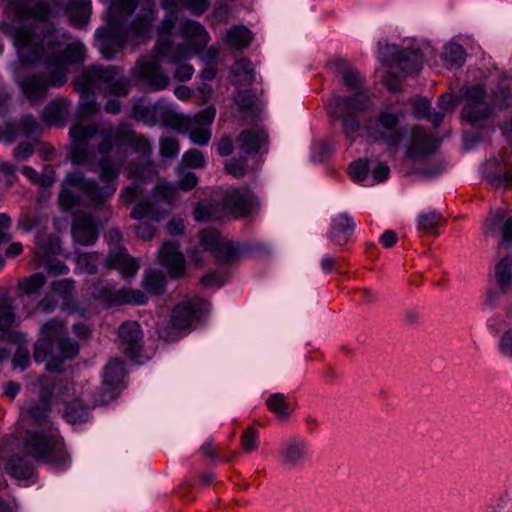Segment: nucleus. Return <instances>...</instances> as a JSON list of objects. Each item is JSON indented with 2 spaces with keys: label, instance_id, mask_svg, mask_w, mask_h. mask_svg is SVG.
I'll use <instances>...</instances> for the list:
<instances>
[{
  "label": "nucleus",
  "instance_id": "16",
  "mask_svg": "<svg viewBox=\"0 0 512 512\" xmlns=\"http://www.w3.org/2000/svg\"><path fill=\"white\" fill-rule=\"evenodd\" d=\"M215 116L214 106H208L193 116L184 115L178 130L187 134L192 143L206 146L211 138V125Z\"/></svg>",
  "mask_w": 512,
  "mask_h": 512
},
{
  "label": "nucleus",
  "instance_id": "51",
  "mask_svg": "<svg viewBox=\"0 0 512 512\" xmlns=\"http://www.w3.org/2000/svg\"><path fill=\"white\" fill-rule=\"evenodd\" d=\"M177 8H179V6L163 8L165 10V15L157 26V33L160 36L159 38H170L169 36L175 28L178 20V14L175 11Z\"/></svg>",
  "mask_w": 512,
  "mask_h": 512
},
{
  "label": "nucleus",
  "instance_id": "41",
  "mask_svg": "<svg viewBox=\"0 0 512 512\" xmlns=\"http://www.w3.org/2000/svg\"><path fill=\"white\" fill-rule=\"evenodd\" d=\"M89 415L90 407L79 399L68 402L63 413L64 419L71 424L86 422Z\"/></svg>",
  "mask_w": 512,
  "mask_h": 512
},
{
  "label": "nucleus",
  "instance_id": "36",
  "mask_svg": "<svg viewBox=\"0 0 512 512\" xmlns=\"http://www.w3.org/2000/svg\"><path fill=\"white\" fill-rule=\"evenodd\" d=\"M166 214L167 210L160 209L152 203L151 199L145 198L132 208L130 217L136 220L148 219L153 222H160Z\"/></svg>",
  "mask_w": 512,
  "mask_h": 512
},
{
  "label": "nucleus",
  "instance_id": "35",
  "mask_svg": "<svg viewBox=\"0 0 512 512\" xmlns=\"http://www.w3.org/2000/svg\"><path fill=\"white\" fill-rule=\"evenodd\" d=\"M65 13L73 25L83 27L92 13V2L91 0H69L65 7Z\"/></svg>",
  "mask_w": 512,
  "mask_h": 512
},
{
  "label": "nucleus",
  "instance_id": "5",
  "mask_svg": "<svg viewBox=\"0 0 512 512\" xmlns=\"http://www.w3.org/2000/svg\"><path fill=\"white\" fill-rule=\"evenodd\" d=\"M157 11L153 1L143 5L131 20L113 19L106 27L97 29V47L102 57L112 60L129 42L137 46L149 38Z\"/></svg>",
  "mask_w": 512,
  "mask_h": 512
},
{
  "label": "nucleus",
  "instance_id": "26",
  "mask_svg": "<svg viewBox=\"0 0 512 512\" xmlns=\"http://www.w3.org/2000/svg\"><path fill=\"white\" fill-rule=\"evenodd\" d=\"M440 141L435 139L426 129L415 127L412 130L410 143L406 149V157L412 160L426 158L432 155Z\"/></svg>",
  "mask_w": 512,
  "mask_h": 512
},
{
  "label": "nucleus",
  "instance_id": "45",
  "mask_svg": "<svg viewBox=\"0 0 512 512\" xmlns=\"http://www.w3.org/2000/svg\"><path fill=\"white\" fill-rule=\"evenodd\" d=\"M47 278L43 273H34L18 282V290L28 297L38 295L45 286Z\"/></svg>",
  "mask_w": 512,
  "mask_h": 512
},
{
  "label": "nucleus",
  "instance_id": "61",
  "mask_svg": "<svg viewBox=\"0 0 512 512\" xmlns=\"http://www.w3.org/2000/svg\"><path fill=\"white\" fill-rule=\"evenodd\" d=\"M210 7V0H181L179 8L188 10L192 15L201 16Z\"/></svg>",
  "mask_w": 512,
  "mask_h": 512
},
{
  "label": "nucleus",
  "instance_id": "50",
  "mask_svg": "<svg viewBox=\"0 0 512 512\" xmlns=\"http://www.w3.org/2000/svg\"><path fill=\"white\" fill-rule=\"evenodd\" d=\"M232 73L240 84H250L254 81V67L249 59L237 60L232 67Z\"/></svg>",
  "mask_w": 512,
  "mask_h": 512
},
{
  "label": "nucleus",
  "instance_id": "11",
  "mask_svg": "<svg viewBox=\"0 0 512 512\" xmlns=\"http://www.w3.org/2000/svg\"><path fill=\"white\" fill-rule=\"evenodd\" d=\"M404 116L403 110L387 106L381 109L377 115L368 117L364 123L368 140L385 146L387 150L397 148L405 136V132L401 128Z\"/></svg>",
  "mask_w": 512,
  "mask_h": 512
},
{
  "label": "nucleus",
  "instance_id": "3",
  "mask_svg": "<svg viewBox=\"0 0 512 512\" xmlns=\"http://www.w3.org/2000/svg\"><path fill=\"white\" fill-rule=\"evenodd\" d=\"M86 46L80 41L68 43L62 50L52 51L44 60L49 72H35L18 80L22 93L34 105L41 102L51 88H60L68 81L70 66L82 65L87 57Z\"/></svg>",
  "mask_w": 512,
  "mask_h": 512
},
{
  "label": "nucleus",
  "instance_id": "58",
  "mask_svg": "<svg viewBox=\"0 0 512 512\" xmlns=\"http://www.w3.org/2000/svg\"><path fill=\"white\" fill-rule=\"evenodd\" d=\"M134 152L140 155L143 159L150 158L152 154V147L150 141L143 135H134L133 140L129 143Z\"/></svg>",
  "mask_w": 512,
  "mask_h": 512
},
{
  "label": "nucleus",
  "instance_id": "18",
  "mask_svg": "<svg viewBox=\"0 0 512 512\" xmlns=\"http://www.w3.org/2000/svg\"><path fill=\"white\" fill-rule=\"evenodd\" d=\"M222 209L235 218L246 217L257 205V199L249 188L230 187L221 197Z\"/></svg>",
  "mask_w": 512,
  "mask_h": 512
},
{
  "label": "nucleus",
  "instance_id": "9",
  "mask_svg": "<svg viewBox=\"0 0 512 512\" xmlns=\"http://www.w3.org/2000/svg\"><path fill=\"white\" fill-rule=\"evenodd\" d=\"M462 97L465 100L462 118L473 126H482L495 108L502 110L512 106V92L502 84L492 92L491 102H487L486 89L481 85L463 89Z\"/></svg>",
  "mask_w": 512,
  "mask_h": 512
},
{
  "label": "nucleus",
  "instance_id": "2",
  "mask_svg": "<svg viewBox=\"0 0 512 512\" xmlns=\"http://www.w3.org/2000/svg\"><path fill=\"white\" fill-rule=\"evenodd\" d=\"M6 12L17 20H32L31 23L15 25L3 22L1 31L8 36L16 48L18 57L23 64H35L46 54L62 45L64 40L71 39L67 31H60L49 19L52 16L50 5L44 0H13Z\"/></svg>",
  "mask_w": 512,
  "mask_h": 512
},
{
  "label": "nucleus",
  "instance_id": "10",
  "mask_svg": "<svg viewBox=\"0 0 512 512\" xmlns=\"http://www.w3.org/2000/svg\"><path fill=\"white\" fill-rule=\"evenodd\" d=\"M199 238L200 245L204 251L210 252L219 264H231L241 258L267 251V246L262 242L234 243L232 240L223 237L215 229H202L199 233Z\"/></svg>",
  "mask_w": 512,
  "mask_h": 512
},
{
  "label": "nucleus",
  "instance_id": "39",
  "mask_svg": "<svg viewBox=\"0 0 512 512\" xmlns=\"http://www.w3.org/2000/svg\"><path fill=\"white\" fill-rule=\"evenodd\" d=\"M184 115L177 113L170 104L164 100L157 101L156 125L179 129Z\"/></svg>",
  "mask_w": 512,
  "mask_h": 512
},
{
  "label": "nucleus",
  "instance_id": "29",
  "mask_svg": "<svg viewBox=\"0 0 512 512\" xmlns=\"http://www.w3.org/2000/svg\"><path fill=\"white\" fill-rule=\"evenodd\" d=\"M16 321L13 305L4 300L0 303V339L6 342L22 343L25 335L21 332L13 330Z\"/></svg>",
  "mask_w": 512,
  "mask_h": 512
},
{
  "label": "nucleus",
  "instance_id": "25",
  "mask_svg": "<svg viewBox=\"0 0 512 512\" xmlns=\"http://www.w3.org/2000/svg\"><path fill=\"white\" fill-rule=\"evenodd\" d=\"M103 267L106 272L115 269L123 279L134 278L140 268L139 262L132 257L122 246L110 250L106 256Z\"/></svg>",
  "mask_w": 512,
  "mask_h": 512
},
{
  "label": "nucleus",
  "instance_id": "44",
  "mask_svg": "<svg viewBox=\"0 0 512 512\" xmlns=\"http://www.w3.org/2000/svg\"><path fill=\"white\" fill-rule=\"evenodd\" d=\"M177 187L175 184L167 181H159L153 188L151 193L152 200L156 202H164L173 205L177 200Z\"/></svg>",
  "mask_w": 512,
  "mask_h": 512
},
{
  "label": "nucleus",
  "instance_id": "48",
  "mask_svg": "<svg viewBox=\"0 0 512 512\" xmlns=\"http://www.w3.org/2000/svg\"><path fill=\"white\" fill-rule=\"evenodd\" d=\"M266 406L281 421L290 417L287 397L282 393L271 394L266 400Z\"/></svg>",
  "mask_w": 512,
  "mask_h": 512
},
{
  "label": "nucleus",
  "instance_id": "34",
  "mask_svg": "<svg viewBox=\"0 0 512 512\" xmlns=\"http://www.w3.org/2000/svg\"><path fill=\"white\" fill-rule=\"evenodd\" d=\"M34 465L27 456H11L5 464L6 473L17 480H28L34 474Z\"/></svg>",
  "mask_w": 512,
  "mask_h": 512
},
{
  "label": "nucleus",
  "instance_id": "64",
  "mask_svg": "<svg viewBox=\"0 0 512 512\" xmlns=\"http://www.w3.org/2000/svg\"><path fill=\"white\" fill-rule=\"evenodd\" d=\"M498 350L503 357L512 360V328L506 330L499 338Z\"/></svg>",
  "mask_w": 512,
  "mask_h": 512
},
{
  "label": "nucleus",
  "instance_id": "12",
  "mask_svg": "<svg viewBox=\"0 0 512 512\" xmlns=\"http://www.w3.org/2000/svg\"><path fill=\"white\" fill-rule=\"evenodd\" d=\"M335 110L329 114L334 120L341 119L343 134L354 142L361 129L360 113L370 111L373 100L367 92L353 93L347 96L334 97Z\"/></svg>",
  "mask_w": 512,
  "mask_h": 512
},
{
  "label": "nucleus",
  "instance_id": "4",
  "mask_svg": "<svg viewBox=\"0 0 512 512\" xmlns=\"http://www.w3.org/2000/svg\"><path fill=\"white\" fill-rule=\"evenodd\" d=\"M73 86L79 94L77 108L79 118H89L99 111L95 90H102L104 97H124L131 90L129 80L123 76V69L115 65L88 66L73 80Z\"/></svg>",
  "mask_w": 512,
  "mask_h": 512
},
{
  "label": "nucleus",
  "instance_id": "31",
  "mask_svg": "<svg viewBox=\"0 0 512 512\" xmlns=\"http://www.w3.org/2000/svg\"><path fill=\"white\" fill-rule=\"evenodd\" d=\"M335 70L341 75L344 86L349 91L365 92L363 90L365 84V77L356 69H354L349 62L344 59H336L334 62Z\"/></svg>",
  "mask_w": 512,
  "mask_h": 512
},
{
  "label": "nucleus",
  "instance_id": "60",
  "mask_svg": "<svg viewBox=\"0 0 512 512\" xmlns=\"http://www.w3.org/2000/svg\"><path fill=\"white\" fill-rule=\"evenodd\" d=\"M193 215L198 222H208L216 218L213 205L206 202H199L194 208Z\"/></svg>",
  "mask_w": 512,
  "mask_h": 512
},
{
  "label": "nucleus",
  "instance_id": "22",
  "mask_svg": "<svg viewBox=\"0 0 512 512\" xmlns=\"http://www.w3.org/2000/svg\"><path fill=\"white\" fill-rule=\"evenodd\" d=\"M281 463L289 468H298L310 458L309 442L301 437L294 436L287 439L280 450Z\"/></svg>",
  "mask_w": 512,
  "mask_h": 512
},
{
  "label": "nucleus",
  "instance_id": "15",
  "mask_svg": "<svg viewBox=\"0 0 512 512\" xmlns=\"http://www.w3.org/2000/svg\"><path fill=\"white\" fill-rule=\"evenodd\" d=\"M92 297L106 308L125 304L144 305L148 302L146 294L139 289L122 288L116 290L115 284L99 280L92 285Z\"/></svg>",
  "mask_w": 512,
  "mask_h": 512
},
{
  "label": "nucleus",
  "instance_id": "13",
  "mask_svg": "<svg viewBox=\"0 0 512 512\" xmlns=\"http://www.w3.org/2000/svg\"><path fill=\"white\" fill-rule=\"evenodd\" d=\"M162 61L167 63L165 58L157 55L154 46L152 56L141 57L131 70L134 83L154 92L165 90L170 84V78L161 67Z\"/></svg>",
  "mask_w": 512,
  "mask_h": 512
},
{
  "label": "nucleus",
  "instance_id": "33",
  "mask_svg": "<svg viewBox=\"0 0 512 512\" xmlns=\"http://www.w3.org/2000/svg\"><path fill=\"white\" fill-rule=\"evenodd\" d=\"M493 279L504 294L512 293V256L502 257L495 265Z\"/></svg>",
  "mask_w": 512,
  "mask_h": 512
},
{
  "label": "nucleus",
  "instance_id": "20",
  "mask_svg": "<svg viewBox=\"0 0 512 512\" xmlns=\"http://www.w3.org/2000/svg\"><path fill=\"white\" fill-rule=\"evenodd\" d=\"M483 233L487 236H501L499 245L512 246V216L503 208L491 211L482 226Z\"/></svg>",
  "mask_w": 512,
  "mask_h": 512
},
{
  "label": "nucleus",
  "instance_id": "21",
  "mask_svg": "<svg viewBox=\"0 0 512 512\" xmlns=\"http://www.w3.org/2000/svg\"><path fill=\"white\" fill-rule=\"evenodd\" d=\"M73 240L82 246H92L99 239V225L90 213H75L71 223Z\"/></svg>",
  "mask_w": 512,
  "mask_h": 512
},
{
  "label": "nucleus",
  "instance_id": "53",
  "mask_svg": "<svg viewBox=\"0 0 512 512\" xmlns=\"http://www.w3.org/2000/svg\"><path fill=\"white\" fill-rule=\"evenodd\" d=\"M370 161L368 159H357L349 165V175L355 183L363 184L370 171Z\"/></svg>",
  "mask_w": 512,
  "mask_h": 512
},
{
  "label": "nucleus",
  "instance_id": "23",
  "mask_svg": "<svg viewBox=\"0 0 512 512\" xmlns=\"http://www.w3.org/2000/svg\"><path fill=\"white\" fill-rule=\"evenodd\" d=\"M119 346L126 357L137 358L143 349V331L136 321H125L118 329Z\"/></svg>",
  "mask_w": 512,
  "mask_h": 512
},
{
  "label": "nucleus",
  "instance_id": "62",
  "mask_svg": "<svg viewBox=\"0 0 512 512\" xmlns=\"http://www.w3.org/2000/svg\"><path fill=\"white\" fill-rule=\"evenodd\" d=\"M159 145L160 155L164 158H174L178 155L180 150L178 141L170 137H161Z\"/></svg>",
  "mask_w": 512,
  "mask_h": 512
},
{
  "label": "nucleus",
  "instance_id": "14",
  "mask_svg": "<svg viewBox=\"0 0 512 512\" xmlns=\"http://www.w3.org/2000/svg\"><path fill=\"white\" fill-rule=\"evenodd\" d=\"M377 59L385 66L399 67L405 77L417 75L423 65V54L420 49H401L389 43H378Z\"/></svg>",
  "mask_w": 512,
  "mask_h": 512
},
{
  "label": "nucleus",
  "instance_id": "30",
  "mask_svg": "<svg viewBox=\"0 0 512 512\" xmlns=\"http://www.w3.org/2000/svg\"><path fill=\"white\" fill-rule=\"evenodd\" d=\"M70 105L63 97L52 100L42 111V121L48 126L64 127Z\"/></svg>",
  "mask_w": 512,
  "mask_h": 512
},
{
  "label": "nucleus",
  "instance_id": "54",
  "mask_svg": "<svg viewBox=\"0 0 512 512\" xmlns=\"http://www.w3.org/2000/svg\"><path fill=\"white\" fill-rule=\"evenodd\" d=\"M74 290L75 282L72 279H60L53 281L51 284V292L59 296L66 303L73 298Z\"/></svg>",
  "mask_w": 512,
  "mask_h": 512
},
{
  "label": "nucleus",
  "instance_id": "56",
  "mask_svg": "<svg viewBox=\"0 0 512 512\" xmlns=\"http://www.w3.org/2000/svg\"><path fill=\"white\" fill-rule=\"evenodd\" d=\"M181 164L193 169H201L206 165V159L201 151L190 149L182 157Z\"/></svg>",
  "mask_w": 512,
  "mask_h": 512
},
{
  "label": "nucleus",
  "instance_id": "59",
  "mask_svg": "<svg viewBox=\"0 0 512 512\" xmlns=\"http://www.w3.org/2000/svg\"><path fill=\"white\" fill-rule=\"evenodd\" d=\"M489 183L496 188H511L512 187V171H497L487 174L486 176Z\"/></svg>",
  "mask_w": 512,
  "mask_h": 512
},
{
  "label": "nucleus",
  "instance_id": "27",
  "mask_svg": "<svg viewBox=\"0 0 512 512\" xmlns=\"http://www.w3.org/2000/svg\"><path fill=\"white\" fill-rule=\"evenodd\" d=\"M159 262L161 266L167 269L170 278L179 279L184 276L186 270L185 258L176 241L163 243L159 250Z\"/></svg>",
  "mask_w": 512,
  "mask_h": 512
},
{
  "label": "nucleus",
  "instance_id": "32",
  "mask_svg": "<svg viewBox=\"0 0 512 512\" xmlns=\"http://www.w3.org/2000/svg\"><path fill=\"white\" fill-rule=\"evenodd\" d=\"M131 118L149 126L156 125L157 102L150 103L144 97L132 98Z\"/></svg>",
  "mask_w": 512,
  "mask_h": 512
},
{
  "label": "nucleus",
  "instance_id": "55",
  "mask_svg": "<svg viewBox=\"0 0 512 512\" xmlns=\"http://www.w3.org/2000/svg\"><path fill=\"white\" fill-rule=\"evenodd\" d=\"M241 447L244 452L251 453L259 447V431L254 426L247 427L240 438Z\"/></svg>",
  "mask_w": 512,
  "mask_h": 512
},
{
  "label": "nucleus",
  "instance_id": "42",
  "mask_svg": "<svg viewBox=\"0 0 512 512\" xmlns=\"http://www.w3.org/2000/svg\"><path fill=\"white\" fill-rule=\"evenodd\" d=\"M142 286L149 294L161 295L166 286L165 274L158 269H148L145 271Z\"/></svg>",
  "mask_w": 512,
  "mask_h": 512
},
{
  "label": "nucleus",
  "instance_id": "8",
  "mask_svg": "<svg viewBox=\"0 0 512 512\" xmlns=\"http://www.w3.org/2000/svg\"><path fill=\"white\" fill-rule=\"evenodd\" d=\"M23 448L31 458L57 470H65L70 465L64 439L54 424H49L46 428L26 431Z\"/></svg>",
  "mask_w": 512,
  "mask_h": 512
},
{
  "label": "nucleus",
  "instance_id": "63",
  "mask_svg": "<svg viewBox=\"0 0 512 512\" xmlns=\"http://www.w3.org/2000/svg\"><path fill=\"white\" fill-rule=\"evenodd\" d=\"M179 179L175 184L178 190L191 191L198 183V177L195 173L181 169L178 175Z\"/></svg>",
  "mask_w": 512,
  "mask_h": 512
},
{
  "label": "nucleus",
  "instance_id": "1",
  "mask_svg": "<svg viewBox=\"0 0 512 512\" xmlns=\"http://www.w3.org/2000/svg\"><path fill=\"white\" fill-rule=\"evenodd\" d=\"M99 132L96 123L87 125L74 124L69 130L71 146L69 159L73 165H84L92 172H98L103 185L100 186L95 179L87 178L82 172H70L65 176L64 184L77 187L93 204L102 205L114 195L117 190V179L125 162V156L115 161L110 157L114 146H128L135 131L126 122L118 127H108L101 131V141L97 151L100 158L97 159L94 146L89 141Z\"/></svg>",
  "mask_w": 512,
  "mask_h": 512
},
{
  "label": "nucleus",
  "instance_id": "47",
  "mask_svg": "<svg viewBox=\"0 0 512 512\" xmlns=\"http://www.w3.org/2000/svg\"><path fill=\"white\" fill-rule=\"evenodd\" d=\"M102 260V254L97 251L80 253L75 258L76 267L88 274H96Z\"/></svg>",
  "mask_w": 512,
  "mask_h": 512
},
{
  "label": "nucleus",
  "instance_id": "19",
  "mask_svg": "<svg viewBox=\"0 0 512 512\" xmlns=\"http://www.w3.org/2000/svg\"><path fill=\"white\" fill-rule=\"evenodd\" d=\"M201 298L194 297L175 305L171 313L172 327L177 330H190L193 323L198 321L206 306Z\"/></svg>",
  "mask_w": 512,
  "mask_h": 512
},
{
  "label": "nucleus",
  "instance_id": "37",
  "mask_svg": "<svg viewBox=\"0 0 512 512\" xmlns=\"http://www.w3.org/2000/svg\"><path fill=\"white\" fill-rule=\"evenodd\" d=\"M252 39L253 35L247 27L234 25L227 30L223 41L229 48L241 51L250 45Z\"/></svg>",
  "mask_w": 512,
  "mask_h": 512
},
{
  "label": "nucleus",
  "instance_id": "40",
  "mask_svg": "<svg viewBox=\"0 0 512 512\" xmlns=\"http://www.w3.org/2000/svg\"><path fill=\"white\" fill-rule=\"evenodd\" d=\"M442 60L447 69L457 70L461 68L466 61V50L459 43H448L444 46Z\"/></svg>",
  "mask_w": 512,
  "mask_h": 512
},
{
  "label": "nucleus",
  "instance_id": "46",
  "mask_svg": "<svg viewBox=\"0 0 512 512\" xmlns=\"http://www.w3.org/2000/svg\"><path fill=\"white\" fill-rule=\"evenodd\" d=\"M35 245L43 252L45 256L56 255L61 249L58 236L47 234L43 230H38L35 235Z\"/></svg>",
  "mask_w": 512,
  "mask_h": 512
},
{
  "label": "nucleus",
  "instance_id": "49",
  "mask_svg": "<svg viewBox=\"0 0 512 512\" xmlns=\"http://www.w3.org/2000/svg\"><path fill=\"white\" fill-rule=\"evenodd\" d=\"M444 218L440 211L431 209L425 213H421L418 216V230L425 233L434 232L437 227L442 225Z\"/></svg>",
  "mask_w": 512,
  "mask_h": 512
},
{
  "label": "nucleus",
  "instance_id": "6",
  "mask_svg": "<svg viewBox=\"0 0 512 512\" xmlns=\"http://www.w3.org/2000/svg\"><path fill=\"white\" fill-rule=\"evenodd\" d=\"M79 354V345L68 336L64 324L50 319L41 326V338L34 345V360L37 363L49 361L46 369L60 371L64 360Z\"/></svg>",
  "mask_w": 512,
  "mask_h": 512
},
{
  "label": "nucleus",
  "instance_id": "24",
  "mask_svg": "<svg viewBox=\"0 0 512 512\" xmlns=\"http://www.w3.org/2000/svg\"><path fill=\"white\" fill-rule=\"evenodd\" d=\"M103 267L106 272L115 269L123 279L134 278L140 268L139 262L132 257L122 246L110 250L106 256Z\"/></svg>",
  "mask_w": 512,
  "mask_h": 512
},
{
  "label": "nucleus",
  "instance_id": "38",
  "mask_svg": "<svg viewBox=\"0 0 512 512\" xmlns=\"http://www.w3.org/2000/svg\"><path fill=\"white\" fill-rule=\"evenodd\" d=\"M52 392L46 391L45 389L42 391L40 396V401L31 405L27 409V415L32 419L33 423L36 425H44L43 428H46L49 424H53L48 420L49 417V406L48 400L51 397Z\"/></svg>",
  "mask_w": 512,
  "mask_h": 512
},
{
  "label": "nucleus",
  "instance_id": "28",
  "mask_svg": "<svg viewBox=\"0 0 512 512\" xmlns=\"http://www.w3.org/2000/svg\"><path fill=\"white\" fill-rule=\"evenodd\" d=\"M354 229L353 217L346 212L339 213L331 219L327 237L333 244L343 246L350 241Z\"/></svg>",
  "mask_w": 512,
  "mask_h": 512
},
{
  "label": "nucleus",
  "instance_id": "52",
  "mask_svg": "<svg viewBox=\"0 0 512 512\" xmlns=\"http://www.w3.org/2000/svg\"><path fill=\"white\" fill-rule=\"evenodd\" d=\"M44 220V217L39 213H25L18 218L17 229L24 233H30L40 229Z\"/></svg>",
  "mask_w": 512,
  "mask_h": 512
},
{
  "label": "nucleus",
  "instance_id": "17",
  "mask_svg": "<svg viewBox=\"0 0 512 512\" xmlns=\"http://www.w3.org/2000/svg\"><path fill=\"white\" fill-rule=\"evenodd\" d=\"M235 144L241 158H253L256 155L267 154L269 134L263 126H254L241 131Z\"/></svg>",
  "mask_w": 512,
  "mask_h": 512
},
{
  "label": "nucleus",
  "instance_id": "57",
  "mask_svg": "<svg viewBox=\"0 0 512 512\" xmlns=\"http://www.w3.org/2000/svg\"><path fill=\"white\" fill-rule=\"evenodd\" d=\"M144 184V182L139 181L124 188L120 193L121 202L124 204H130L143 195L146 191Z\"/></svg>",
  "mask_w": 512,
  "mask_h": 512
},
{
  "label": "nucleus",
  "instance_id": "7",
  "mask_svg": "<svg viewBox=\"0 0 512 512\" xmlns=\"http://www.w3.org/2000/svg\"><path fill=\"white\" fill-rule=\"evenodd\" d=\"M178 35L184 43L176 44L170 38H158L155 43L157 55L165 58L168 64H177L200 55L211 39L204 25L191 19L180 23Z\"/></svg>",
  "mask_w": 512,
  "mask_h": 512
},
{
  "label": "nucleus",
  "instance_id": "43",
  "mask_svg": "<svg viewBox=\"0 0 512 512\" xmlns=\"http://www.w3.org/2000/svg\"><path fill=\"white\" fill-rule=\"evenodd\" d=\"M124 376L125 369L123 362L119 359H112L106 364L104 368L102 375L103 384L109 388H114L115 386L122 383Z\"/></svg>",
  "mask_w": 512,
  "mask_h": 512
}]
</instances>
